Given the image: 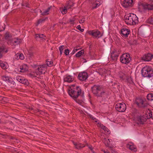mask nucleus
I'll return each instance as SVG.
<instances>
[{
	"instance_id": "obj_1",
	"label": "nucleus",
	"mask_w": 153,
	"mask_h": 153,
	"mask_svg": "<svg viewBox=\"0 0 153 153\" xmlns=\"http://www.w3.org/2000/svg\"><path fill=\"white\" fill-rule=\"evenodd\" d=\"M102 90L103 88L101 85H94L91 87L92 93L97 97V100L100 102L104 100L107 96L106 94Z\"/></svg>"
},
{
	"instance_id": "obj_2",
	"label": "nucleus",
	"mask_w": 153,
	"mask_h": 153,
	"mask_svg": "<svg viewBox=\"0 0 153 153\" xmlns=\"http://www.w3.org/2000/svg\"><path fill=\"white\" fill-rule=\"evenodd\" d=\"M68 92L69 95L76 101L77 98L79 96L82 97L84 96V92H82L81 88L78 86L73 88H71L68 89Z\"/></svg>"
},
{
	"instance_id": "obj_3",
	"label": "nucleus",
	"mask_w": 153,
	"mask_h": 153,
	"mask_svg": "<svg viewBox=\"0 0 153 153\" xmlns=\"http://www.w3.org/2000/svg\"><path fill=\"white\" fill-rule=\"evenodd\" d=\"M141 74L144 77H148L153 83V70L149 66L144 67L141 70Z\"/></svg>"
},
{
	"instance_id": "obj_4",
	"label": "nucleus",
	"mask_w": 153,
	"mask_h": 153,
	"mask_svg": "<svg viewBox=\"0 0 153 153\" xmlns=\"http://www.w3.org/2000/svg\"><path fill=\"white\" fill-rule=\"evenodd\" d=\"M149 111L145 113L143 116H138L137 117V123L139 124H143L147 119H149L152 117L151 111L149 110Z\"/></svg>"
},
{
	"instance_id": "obj_5",
	"label": "nucleus",
	"mask_w": 153,
	"mask_h": 153,
	"mask_svg": "<svg viewBox=\"0 0 153 153\" xmlns=\"http://www.w3.org/2000/svg\"><path fill=\"white\" fill-rule=\"evenodd\" d=\"M47 66L46 64L39 65L37 68L35 70L36 75L38 76V78L41 79L42 77L41 75L45 74L47 71Z\"/></svg>"
},
{
	"instance_id": "obj_6",
	"label": "nucleus",
	"mask_w": 153,
	"mask_h": 153,
	"mask_svg": "<svg viewBox=\"0 0 153 153\" xmlns=\"http://www.w3.org/2000/svg\"><path fill=\"white\" fill-rule=\"evenodd\" d=\"M125 22L128 25H135L138 22V18L135 14L131 13L130 14L128 18H126Z\"/></svg>"
},
{
	"instance_id": "obj_7",
	"label": "nucleus",
	"mask_w": 153,
	"mask_h": 153,
	"mask_svg": "<svg viewBox=\"0 0 153 153\" xmlns=\"http://www.w3.org/2000/svg\"><path fill=\"white\" fill-rule=\"evenodd\" d=\"M131 60V58L128 53H123L120 57V61L123 64L129 63Z\"/></svg>"
},
{
	"instance_id": "obj_8",
	"label": "nucleus",
	"mask_w": 153,
	"mask_h": 153,
	"mask_svg": "<svg viewBox=\"0 0 153 153\" xmlns=\"http://www.w3.org/2000/svg\"><path fill=\"white\" fill-rule=\"evenodd\" d=\"M115 108L116 110L119 112H124L126 109V105L123 102L117 103L116 105Z\"/></svg>"
},
{
	"instance_id": "obj_9",
	"label": "nucleus",
	"mask_w": 153,
	"mask_h": 153,
	"mask_svg": "<svg viewBox=\"0 0 153 153\" xmlns=\"http://www.w3.org/2000/svg\"><path fill=\"white\" fill-rule=\"evenodd\" d=\"M88 33L94 38H99L102 36V34L98 30L89 31L88 32Z\"/></svg>"
},
{
	"instance_id": "obj_10",
	"label": "nucleus",
	"mask_w": 153,
	"mask_h": 153,
	"mask_svg": "<svg viewBox=\"0 0 153 153\" xmlns=\"http://www.w3.org/2000/svg\"><path fill=\"white\" fill-rule=\"evenodd\" d=\"M120 53V50H114L111 53L110 57L111 59L114 61H116L117 60Z\"/></svg>"
},
{
	"instance_id": "obj_11",
	"label": "nucleus",
	"mask_w": 153,
	"mask_h": 153,
	"mask_svg": "<svg viewBox=\"0 0 153 153\" xmlns=\"http://www.w3.org/2000/svg\"><path fill=\"white\" fill-rule=\"evenodd\" d=\"M135 103L139 108H144L146 106V104L144 103L143 100L140 98H136L135 101Z\"/></svg>"
},
{
	"instance_id": "obj_12",
	"label": "nucleus",
	"mask_w": 153,
	"mask_h": 153,
	"mask_svg": "<svg viewBox=\"0 0 153 153\" xmlns=\"http://www.w3.org/2000/svg\"><path fill=\"white\" fill-rule=\"evenodd\" d=\"M153 58V54L149 53L144 55L142 57V59L145 61H149L152 59Z\"/></svg>"
},
{
	"instance_id": "obj_13",
	"label": "nucleus",
	"mask_w": 153,
	"mask_h": 153,
	"mask_svg": "<svg viewBox=\"0 0 153 153\" xmlns=\"http://www.w3.org/2000/svg\"><path fill=\"white\" fill-rule=\"evenodd\" d=\"M130 33V30L126 28H123L121 31V35L124 38L127 37Z\"/></svg>"
},
{
	"instance_id": "obj_14",
	"label": "nucleus",
	"mask_w": 153,
	"mask_h": 153,
	"mask_svg": "<svg viewBox=\"0 0 153 153\" xmlns=\"http://www.w3.org/2000/svg\"><path fill=\"white\" fill-rule=\"evenodd\" d=\"M88 77L87 73L85 72L79 73L78 76V79L82 81L85 80Z\"/></svg>"
},
{
	"instance_id": "obj_15",
	"label": "nucleus",
	"mask_w": 153,
	"mask_h": 153,
	"mask_svg": "<svg viewBox=\"0 0 153 153\" xmlns=\"http://www.w3.org/2000/svg\"><path fill=\"white\" fill-rule=\"evenodd\" d=\"M133 0H124L123 6L125 8L131 7L133 5Z\"/></svg>"
},
{
	"instance_id": "obj_16",
	"label": "nucleus",
	"mask_w": 153,
	"mask_h": 153,
	"mask_svg": "<svg viewBox=\"0 0 153 153\" xmlns=\"http://www.w3.org/2000/svg\"><path fill=\"white\" fill-rule=\"evenodd\" d=\"M141 5L143 9L145 10H153V4L143 3Z\"/></svg>"
},
{
	"instance_id": "obj_17",
	"label": "nucleus",
	"mask_w": 153,
	"mask_h": 153,
	"mask_svg": "<svg viewBox=\"0 0 153 153\" xmlns=\"http://www.w3.org/2000/svg\"><path fill=\"white\" fill-rule=\"evenodd\" d=\"M17 79L18 81L24 84L27 85L29 84V83L27 79L19 77L17 78Z\"/></svg>"
},
{
	"instance_id": "obj_18",
	"label": "nucleus",
	"mask_w": 153,
	"mask_h": 153,
	"mask_svg": "<svg viewBox=\"0 0 153 153\" xmlns=\"http://www.w3.org/2000/svg\"><path fill=\"white\" fill-rule=\"evenodd\" d=\"M91 3L92 4V9L96 8L97 7H98L100 5V2H99V1H97V0H93Z\"/></svg>"
},
{
	"instance_id": "obj_19",
	"label": "nucleus",
	"mask_w": 153,
	"mask_h": 153,
	"mask_svg": "<svg viewBox=\"0 0 153 153\" xmlns=\"http://www.w3.org/2000/svg\"><path fill=\"white\" fill-rule=\"evenodd\" d=\"M66 77L64 78V81L65 82H71L74 80L73 77L71 75H66Z\"/></svg>"
},
{
	"instance_id": "obj_20",
	"label": "nucleus",
	"mask_w": 153,
	"mask_h": 153,
	"mask_svg": "<svg viewBox=\"0 0 153 153\" xmlns=\"http://www.w3.org/2000/svg\"><path fill=\"white\" fill-rule=\"evenodd\" d=\"M4 52L5 53L8 52V50L6 48V46L4 45H2L0 46V58L2 57V53Z\"/></svg>"
},
{
	"instance_id": "obj_21",
	"label": "nucleus",
	"mask_w": 153,
	"mask_h": 153,
	"mask_svg": "<svg viewBox=\"0 0 153 153\" xmlns=\"http://www.w3.org/2000/svg\"><path fill=\"white\" fill-rule=\"evenodd\" d=\"M102 141L106 146L110 148L111 147V144L110 143V142L111 141L109 139H107L105 138H104L102 140Z\"/></svg>"
},
{
	"instance_id": "obj_22",
	"label": "nucleus",
	"mask_w": 153,
	"mask_h": 153,
	"mask_svg": "<svg viewBox=\"0 0 153 153\" xmlns=\"http://www.w3.org/2000/svg\"><path fill=\"white\" fill-rule=\"evenodd\" d=\"M127 147L131 151L134 152H136L137 151V149L136 146L133 145L127 144Z\"/></svg>"
},
{
	"instance_id": "obj_23",
	"label": "nucleus",
	"mask_w": 153,
	"mask_h": 153,
	"mask_svg": "<svg viewBox=\"0 0 153 153\" xmlns=\"http://www.w3.org/2000/svg\"><path fill=\"white\" fill-rule=\"evenodd\" d=\"M11 37V35L8 32H7L4 35V38L6 40H9Z\"/></svg>"
},
{
	"instance_id": "obj_24",
	"label": "nucleus",
	"mask_w": 153,
	"mask_h": 153,
	"mask_svg": "<svg viewBox=\"0 0 153 153\" xmlns=\"http://www.w3.org/2000/svg\"><path fill=\"white\" fill-rule=\"evenodd\" d=\"M100 126L101 128L104 130V131H105L107 134H109L110 133V131H109L108 128L106 127L103 125H100Z\"/></svg>"
},
{
	"instance_id": "obj_25",
	"label": "nucleus",
	"mask_w": 153,
	"mask_h": 153,
	"mask_svg": "<svg viewBox=\"0 0 153 153\" xmlns=\"http://www.w3.org/2000/svg\"><path fill=\"white\" fill-rule=\"evenodd\" d=\"M51 7V6L48 7L42 13L41 15L44 16L48 14V12L50 11Z\"/></svg>"
},
{
	"instance_id": "obj_26",
	"label": "nucleus",
	"mask_w": 153,
	"mask_h": 153,
	"mask_svg": "<svg viewBox=\"0 0 153 153\" xmlns=\"http://www.w3.org/2000/svg\"><path fill=\"white\" fill-rule=\"evenodd\" d=\"M84 53V51L83 50H82L79 52H78L76 54V57H79L82 55Z\"/></svg>"
},
{
	"instance_id": "obj_27",
	"label": "nucleus",
	"mask_w": 153,
	"mask_h": 153,
	"mask_svg": "<svg viewBox=\"0 0 153 153\" xmlns=\"http://www.w3.org/2000/svg\"><path fill=\"white\" fill-rule=\"evenodd\" d=\"M2 79L3 80L10 82V79L7 76H2Z\"/></svg>"
},
{
	"instance_id": "obj_28",
	"label": "nucleus",
	"mask_w": 153,
	"mask_h": 153,
	"mask_svg": "<svg viewBox=\"0 0 153 153\" xmlns=\"http://www.w3.org/2000/svg\"><path fill=\"white\" fill-rule=\"evenodd\" d=\"M147 98L149 100H153V94H149L147 96Z\"/></svg>"
},
{
	"instance_id": "obj_29",
	"label": "nucleus",
	"mask_w": 153,
	"mask_h": 153,
	"mask_svg": "<svg viewBox=\"0 0 153 153\" xmlns=\"http://www.w3.org/2000/svg\"><path fill=\"white\" fill-rule=\"evenodd\" d=\"M46 65L48 66L51 67L53 65V62L52 61H50L49 59L46 60Z\"/></svg>"
},
{
	"instance_id": "obj_30",
	"label": "nucleus",
	"mask_w": 153,
	"mask_h": 153,
	"mask_svg": "<svg viewBox=\"0 0 153 153\" xmlns=\"http://www.w3.org/2000/svg\"><path fill=\"white\" fill-rule=\"evenodd\" d=\"M20 69H21L20 72H24L27 70V69L26 68V65H24L22 66H21Z\"/></svg>"
},
{
	"instance_id": "obj_31",
	"label": "nucleus",
	"mask_w": 153,
	"mask_h": 153,
	"mask_svg": "<svg viewBox=\"0 0 153 153\" xmlns=\"http://www.w3.org/2000/svg\"><path fill=\"white\" fill-rule=\"evenodd\" d=\"M45 36L43 34H36L35 38L36 39L38 38H44V37Z\"/></svg>"
},
{
	"instance_id": "obj_32",
	"label": "nucleus",
	"mask_w": 153,
	"mask_h": 153,
	"mask_svg": "<svg viewBox=\"0 0 153 153\" xmlns=\"http://www.w3.org/2000/svg\"><path fill=\"white\" fill-rule=\"evenodd\" d=\"M85 146V145L83 144H78L76 146V148L78 149H80Z\"/></svg>"
},
{
	"instance_id": "obj_33",
	"label": "nucleus",
	"mask_w": 153,
	"mask_h": 153,
	"mask_svg": "<svg viewBox=\"0 0 153 153\" xmlns=\"http://www.w3.org/2000/svg\"><path fill=\"white\" fill-rule=\"evenodd\" d=\"M119 76L120 78L122 80H124L126 77V75L123 73H121L119 74Z\"/></svg>"
},
{
	"instance_id": "obj_34",
	"label": "nucleus",
	"mask_w": 153,
	"mask_h": 153,
	"mask_svg": "<svg viewBox=\"0 0 153 153\" xmlns=\"http://www.w3.org/2000/svg\"><path fill=\"white\" fill-rule=\"evenodd\" d=\"M5 25L4 24H0V32L4 31L5 29Z\"/></svg>"
},
{
	"instance_id": "obj_35",
	"label": "nucleus",
	"mask_w": 153,
	"mask_h": 153,
	"mask_svg": "<svg viewBox=\"0 0 153 153\" xmlns=\"http://www.w3.org/2000/svg\"><path fill=\"white\" fill-rule=\"evenodd\" d=\"M147 23L153 24V19L151 17H150L147 20Z\"/></svg>"
},
{
	"instance_id": "obj_36",
	"label": "nucleus",
	"mask_w": 153,
	"mask_h": 153,
	"mask_svg": "<svg viewBox=\"0 0 153 153\" xmlns=\"http://www.w3.org/2000/svg\"><path fill=\"white\" fill-rule=\"evenodd\" d=\"M20 42V41L18 40V39H14L13 40V42L14 45H16L19 44Z\"/></svg>"
},
{
	"instance_id": "obj_37",
	"label": "nucleus",
	"mask_w": 153,
	"mask_h": 153,
	"mask_svg": "<svg viewBox=\"0 0 153 153\" xmlns=\"http://www.w3.org/2000/svg\"><path fill=\"white\" fill-rule=\"evenodd\" d=\"M7 100V98L4 97L0 96V101H2L4 102H5Z\"/></svg>"
},
{
	"instance_id": "obj_38",
	"label": "nucleus",
	"mask_w": 153,
	"mask_h": 153,
	"mask_svg": "<svg viewBox=\"0 0 153 153\" xmlns=\"http://www.w3.org/2000/svg\"><path fill=\"white\" fill-rule=\"evenodd\" d=\"M0 66H1V68L4 69H6L5 65L4 63H0Z\"/></svg>"
},
{
	"instance_id": "obj_39",
	"label": "nucleus",
	"mask_w": 153,
	"mask_h": 153,
	"mask_svg": "<svg viewBox=\"0 0 153 153\" xmlns=\"http://www.w3.org/2000/svg\"><path fill=\"white\" fill-rule=\"evenodd\" d=\"M30 75L31 76H33V77H37L38 78V76L37 75H36V74L35 72H34L33 73H33H30Z\"/></svg>"
},
{
	"instance_id": "obj_40",
	"label": "nucleus",
	"mask_w": 153,
	"mask_h": 153,
	"mask_svg": "<svg viewBox=\"0 0 153 153\" xmlns=\"http://www.w3.org/2000/svg\"><path fill=\"white\" fill-rule=\"evenodd\" d=\"M76 28L81 32H83L84 30V29H81L80 25H78L77 27Z\"/></svg>"
},
{
	"instance_id": "obj_41",
	"label": "nucleus",
	"mask_w": 153,
	"mask_h": 153,
	"mask_svg": "<svg viewBox=\"0 0 153 153\" xmlns=\"http://www.w3.org/2000/svg\"><path fill=\"white\" fill-rule=\"evenodd\" d=\"M19 58L21 59L22 60L24 59L25 58L24 55L22 53H21L19 54Z\"/></svg>"
},
{
	"instance_id": "obj_42",
	"label": "nucleus",
	"mask_w": 153,
	"mask_h": 153,
	"mask_svg": "<svg viewBox=\"0 0 153 153\" xmlns=\"http://www.w3.org/2000/svg\"><path fill=\"white\" fill-rule=\"evenodd\" d=\"M67 11V9L65 7H64V8L62 9V13L63 14H64L66 13Z\"/></svg>"
},
{
	"instance_id": "obj_43",
	"label": "nucleus",
	"mask_w": 153,
	"mask_h": 153,
	"mask_svg": "<svg viewBox=\"0 0 153 153\" xmlns=\"http://www.w3.org/2000/svg\"><path fill=\"white\" fill-rule=\"evenodd\" d=\"M64 53L66 55H68L69 53V49H66L65 50V51Z\"/></svg>"
},
{
	"instance_id": "obj_44",
	"label": "nucleus",
	"mask_w": 153,
	"mask_h": 153,
	"mask_svg": "<svg viewBox=\"0 0 153 153\" xmlns=\"http://www.w3.org/2000/svg\"><path fill=\"white\" fill-rule=\"evenodd\" d=\"M64 45L60 46L59 48V51H63L64 49Z\"/></svg>"
},
{
	"instance_id": "obj_45",
	"label": "nucleus",
	"mask_w": 153,
	"mask_h": 153,
	"mask_svg": "<svg viewBox=\"0 0 153 153\" xmlns=\"http://www.w3.org/2000/svg\"><path fill=\"white\" fill-rule=\"evenodd\" d=\"M85 21V18H82L81 20L79 21V22L80 23H82L84 22V21Z\"/></svg>"
},
{
	"instance_id": "obj_46",
	"label": "nucleus",
	"mask_w": 153,
	"mask_h": 153,
	"mask_svg": "<svg viewBox=\"0 0 153 153\" xmlns=\"http://www.w3.org/2000/svg\"><path fill=\"white\" fill-rule=\"evenodd\" d=\"M114 85V86L113 87L114 88H116L118 86H119V84L116 83H114V85Z\"/></svg>"
},
{
	"instance_id": "obj_47",
	"label": "nucleus",
	"mask_w": 153,
	"mask_h": 153,
	"mask_svg": "<svg viewBox=\"0 0 153 153\" xmlns=\"http://www.w3.org/2000/svg\"><path fill=\"white\" fill-rule=\"evenodd\" d=\"M28 54L30 57H32L33 55V53L29 51L28 52Z\"/></svg>"
},
{
	"instance_id": "obj_48",
	"label": "nucleus",
	"mask_w": 153,
	"mask_h": 153,
	"mask_svg": "<svg viewBox=\"0 0 153 153\" xmlns=\"http://www.w3.org/2000/svg\"><path fill=\"white\" fill-rule=\"evenodd\" d=\"M78 49H74L72 51V53H71V54L73 55L74 54Z\"/></svg>"
},
{
	"instance_id": "obj_49",
	"label": "nucleus",
	"mask_w": 153,
	"mask_h": 153,
	"mask_svg": "<svg viewBox=\"0 0 153 153\" xmlns=\"http://www.w3.org/2000/svg\"><path fill=\"white\" fill-rule=\"evenodd\" d=\"M28 3H26L25 4L24 3H23L22 4V6H25L26 7H28Z\"/></svg>"
},
{
	"instance_id": "obj_50",
	"label": "nucleus",
	"mask_w": 153,
	"mask_h": 153,
	"mask_svg": "<svg viewBox=\"0 0 153 153\" xmlns=\"http://www.w3.org/2000/svg\"><path fill=\"white\" fill-rule=\"evenodd\" d=\"M88 116H89V117L93 120H94L96 119L95 118H94L92 115L91 114H89Z\"/></svg>"
},
{
	"instance_id": "obj_51",
	"label": "nucleus",
	"mask_w": 153,
	"mask_h": 153,
	"mask_svg": "<svg viewBox=\"0 0 153 153\" xmlns=\"http://www.w3.org/2000/svg\"><path fill=\"white\" fill-rule=\"evenodd\" d=\"M87 146H88V148L90 149L92 151H93V148L91 146H90L88 145H87Z\"/></svg>"
},
{
	"instance_id": "obj_52",
	"label": "nucleus",
	"mask_w": 153,
	"mask_h": 153,
	"mask_svg": "<svg viewBox=\"0 0 153 153\" xmlns=\"http://www.w3.org/2000/svg\"><path fill=\"white\" fill-rule=\"evenodd\" d=\"M74 19H73V20H72L71 19H70V22H71V24H74Z\"/></svg>"
},
{
	"instance_id": "obj_53",
	"label": "nucleus",
	"mask_w": 153,
	"mask_h": 153,
	"mask_svg": "<svg viewBox=\"0 0 153 153\" xmlns=\"http://www.w3.org/2000/svg\"><path fill=\"white\" fill-rule=\"evenodd\" d=\"M42 22V21L41 20V19H39V20H38L37 21V23L38 24H39L40 23H41Z\"/></svg>"
},
{
	"instance_id": "obj_54",
	"label": "nucleus",
	"mask_w": 153,
	"mask_h": 153,
	"mask_svg": "<svg viewBox=\"0 0 153 153\" xmlns=\"http://www.w3.org/2000/svg\"><path fill=\"white\" fill-rule=\"evenodd\" d=\"M102 151H103L104 153H109L108 151H105V150H102Z\"/></svg>"
},
{
	"instance_id": "obj_55",
	"label": "nucleus",
	"mask_w": 153,
	"mask_h": 153,
	"mask_svg": "<svg viewBox=\"0 0 153 153\" xmlns=\"http://www.w3.org/2000/svg\"><path fill=\"white\" fill-rule=\"evenodd\" d=\"M47 19V18L46 17L45 18H44V19H41V20L42 21V22H44L46 19Z\"/></svg>"
},
{
	"instance_id": "obj_56",
	"label": "nucleus",
	"mask_w": 153,
	"mask_h": 153,
	"mask_svg": "<svg viewBox=\"0 0 153 153\" xmlns=\"http://www.w3.org/2000/svg\"><path fill=\"white\" fill-rule=\"evenodd\" d=\"M47 19V18L46 17L45 18H44V19H41V20L42 21V22H44L46 19Z\"/></svg>"
},
{
	"instance_id": "obj_57",
	"label": "nucleus",
	"mask_w": 153,
	"mask_h": 153,
	"mask_svg": "<svg viewBox=\"0 0 153 153\" xmlns=\"http://www.w3.org/2000/svg\"><path fill=\"white\" fill-rule=\"evenodd\" d=\"M39 66V65H34V68H37Z\"/></svg>"
},
{
	"instance_id": "obj_58",
	"label": "nucleus",
	"mask_w": 153,
	"mask_h": 153,
	"mask_svg": "<svg viewBox=\"0 0 153 153\" xmlns=\"http://www.w3.org/2000/svg\"><path fill=\"white\" fill-rule=\"evenodd\" d=\"M60 51V55L61 56V55L62 54L63 51Z\"/></svg>"
},
{
	"instance_id": "obj_59",
	"label": "nucleus",
	"mask_w": 153,
	"mask_h": 153,
	"mask_svg": "<svg viewBox=\"0 0 153 153\" xmlns=\"http://www.w3.org/2000/svg\"><path fill=\"white\" fill-rule=\"evenodd\" d=\"M74 144L75 146L76 147V145H77L78 144H77L76 143H74Z\"/></svg>"
},
{
	"instance_id": "obj_60",
	"label": "nucleus",
	"mask_w": 153,
	"mask_h": 153,
	"mask_svg": "<svg viewBox=\"0 0 153 153\" xmlns=\"http://www.w3.org/2000/svg\"><path fill=\"white\" fill-rule=\"evenodd\" d=\"M40 13H42L43 12H42V11L41 10H40V11H39Z\"/></svg>"
},
{
	"instance_id": "obj_61",
	"label": "nucleus",
	"mask_w": 153,
	"mask_h": 153,
	"mask_svg": "<svg viewBox=\"0 0 153 153\" xmlns=\"http://www.w3.org/2000/svg\"><path fill=\"white\" fill-rule=\"evenodd\" d=\"M72 86H73V87H75V85H72Z\"/></svg>"
},
{
	"instance_id": "obj_62",
	"label": "nucleus",
	"mask_w": 153,
	"mask_h": 153,
	"mask_svg": "<svg viewBox=\"0 0 153 153\" xmlns=\"http://www.w3.org/2000/svg\"><path fill=\"white\" fill-rule=\"evenodd\" d=\"M152 118L153 120V116H152V118Z\"/></svg>"
},
{
	"instance_id": "obj_63",
	"label": "nucleus",
	"mask_w": 153,
	"mask_h": 153,
	"mask_svg": "<svg viewBox=\"0 0 153 153\" xmlns=\"http://www.w3.org/2000/svg\"><path fill=\"white\" fill-rule=\"evenodd\" d=\"M30 109H31V110H33V108H30Z\"/></svg>"
},
{
	"instance_id": "obj_64",
	"label": "nucleus",
	"mask_w": 153,
	"mask_h": 153,
	"mask_svg": "<svg viewBox=\"0 0 153 153\" xmlns=\"http://www.w3.org/2000/svg\"><path fill=\"white\" fill-rule=\"evenodd\" d=\"M95 122L96 123L97 122V121H95Z\"/></svg>"
}]
</instances>
